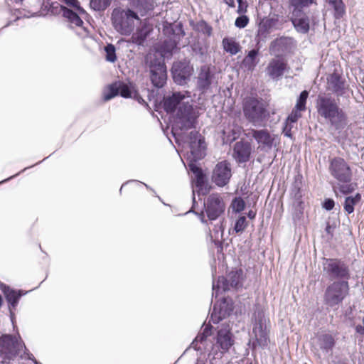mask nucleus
Returning a JSON list of instances; mask_svg holds the SVG:
<instances>
[{
    "label": "nucleus",
    "mask_w": 364,
    "mask_h": 364,
    "mask_svg": "<svg viewBox=\"0 0 364 364\" xmlns=\"http://www.w3.org/2000/svg\"><path fill=\"white\" fill-rule=\"evenodd\" d=\"M292 128H293V124H291V123L285 121L284 123L283 128H282V134L285 136L292 139L293 138V135L291 133Z\"/></svg>",
    "instance_id": "obj_61"
},
{
    "label": "nucleus",
    "mask_w": 364,
    "mask_h": 364,
    "mask_svg": "<svg viewBox=\"0 0 364 364\" xmlns=\"http://www.w3.org/2000/svg\"><path fill=\"white\" fill-rule=\"evenodd\" d=\"M279 15L277 14H270L267 17L264 18L260 23L270 31L272 28L278 29L282 26V23L279 21Z\"/></svg>",
    "instance_id": "obj_38"
},
{
    "label": "nucleus",
    "mask_w": 364,
    "mask_h": 364,
    "mask_svg": "<svg viewBox=\"0 0 364 364\" xmlns=\"http://www.w3.org/2000/svg\"><path fill=\"white\" fill-rule=\"evenodd\" d=\"M64 9L63 17L66 18L69 23L73 24L77 27H82L84 22L80 17V14L78 11L68 7H62Z\"/></svg>",
    "instance_id": "obj_34"
},
{
    "label": "nucleus",
    "mask_w": 364,
    "mask_h": 364,
    "mask_svg": "<svg viewBox=\"0 0 364 364\" xmlns=\"http://www.w3.org/2000/svg\"><path fill=\"white\" fill-rule=\"evenodd\" d=\"M111 20L113 27L118 33L123 36H129L134 28V20H139V17L131 9L116 7L112 10Z\"/></svg>",
    "instance_id": "obj_5"
},
{
    "label": "nucleus",
    "mask_w": 364,
    "mask_h": 364,
    "mask_svg": "<svg viewBox=\"0 0 364 364\" xmlns=\"http://www.w3.org/2000/svg\"><path fill=\"white\" fill-rule=\"evenodd\" d=\"M222 43L223 49L232 55H236L241 50L240 44L232 38H225Z\"/></svg>",
    "instance_id": "obj_40"
},
{
    "label": "nucleus",
    "mask_w": 364,
    "mask_h": 364,
    "mask_svg": "<svg viewBox=\"0 0 364 364\" xmlns=\"http://www.w3.org/2000/svg\"><path fill=\"white\" fill-rule=\"evenodd\" d=\"M233 311L232 299L223 297L219 304L215 303L210 314V321L218 323L220 321L229 316Z\"/></svg>",
    "instance_id": "obj_20"
},
{
    "label": "nucleus",
    "mask_w": 364,
    "mask_h": 364,
    "mask_svg": "<svg viewBox=\"0 0 364 364\" xmlns=\"http://www.w3.org/2000/svg\"><path fill=\"white\" fill-rule=\"evenodd\" d=\"M287 63L283 59H272L267 67V71L270 77L278 79L284 74Z\"/></svg>",
    "instance_id": "obj_28"
},
{
    "label": "nucleus",
    "mask_w": 364,
    "mask_h": 364,
    "mask_svg": "<svg viewBox=\"0 0 364 364\" xmlns=\"http://www.w3.org/2000/svg\"><path fill=\"white\" fill-rule=\"evenodd\" d=\"M309 97V92L307 90L302 91L296 100V105L294 107L295 109L299 110V111H304L306 108V101L307 98Z\"/></svg>",
    "instance_id": "obj_47"
},
{
    "label": "nucleus",
    "mask_w": 364,
    "mask_h": 364,
    "mask_svg": "<svg viewBox=\"0 0 364 364\" xmlns=\"http://www.w3.org/2000/svg\"><path fill=\"white\" fill-rule=\"evenodd\" d=\"M152 31V28L147 22H144L140 27L137 28L135 33L132 36V41L137 46H143L147 37Z\"/></svg>",
    "instance_id": "obj_29"
},
{
    "label": "nucleus",
    "mask_w": 364,
    "mask_h": 364,
    "mask_svg": "<svg viewBox=\"0 0 364 364\" xmlns=\"http://www.w3.org/2000/svg\"><path fill=\"white\" fill-rule=\"evenodd\" d=\"M130 4L138 11L141 16H146L154 8L153 0H132Z\"/></svg>",
    "instance_id": "obj_32"
},
{
    "label": "nucleus",
    "mask_w": 364,
    "mask_h": 364,
    "mask_svg": "<svg viewBox=\"0 0 364 364\" xmlns=\"http://www.w3.org/2000/svg\"><path fill=\"white\" fill-rule=\"evenodd\" d=\"M105 51L106 53V60L110 63H114L117 60L116 55V48L112 43H108L105 47Z\"/></svg>",
    "instance_id": "obj_49"
},
{
    "label": "nucleus",
    "mask_w": 364,
    "mask_h": 364,
    "mask_svg": "<svg viewBox=\"0 0 364 364\" xmlns=\"http://www.w3.org/2000/svg\"><path fill=\"white\" fill-rule=\"evenodd\" d=\"M243 113L247 121L253 124L262 122L268 116L265 102L261 98L253 97L245 101Z\"/></svg>",
    "instance_id": "obj_7"
},
{
    "label": "nucleus",
    "mask_w": 364,
    "mask_h": 364,
    "mask_svg": "<svg viewBox=\"0 0 364 364\" xmlns=\"http://www.w3.org/2000/svg\"><path fill=\"white\" fill-rule=\"evenodd\" d=\"M60 2L65 4L67 7H70L74 10L78 11L80 14H86L85 10L80 6L78 0H59Z\"/></svg>",
    "instance_id": "obj_50"
},
{
    "label": "nucleus",
    "mask_w": 364,
    "mask_h": 364,
    "mask_svg": "<svg viewBox=\"0 0 364 364\" xmlns=\"http://www.w3.org/2000/svg\"><path fill=\"white\" fill-rule=\"evenodd\" d=\"M252 136L259 145L261 150L267 151L277 146V135L271 134L266 129H252Z\"/></svg>",
    "instance_id": "obj_21"
},
{
    "label": "nucleus",
    "mask_w": 364,
    "mask_h": 364,
    "mask_svg": "<svg viewBox=\"0 0 364 364\" xmlns=\"http://www.w3.org/2000/svg\"><path fill=\"white\" fill-rule=\"evenodd\" d=\"M271 31L259 22L255 36L256 46H262L261 43L266 41Z\"/></svg>",
    "instance_id": "obj_42"
},
{
    "label": "nucleus",
    "mask_w": 364,
    "mask_h": 364,
    "mask_svg": "<svg viewBox=\"0 0 364 364\" xmlns=\"http://www.w3.org/2000/svg\"><path fill=\"white\" fill-rule=\"evenodd\" d=\"M291 10H303L314 3V0H288Z\"/></svg>",
    "instance_id": "obj_43"
},
{
    "label": "nucleus",
    "mask_w": 364,
    "mask_h": 364,
    "mask_svg": "<svg viewBox=\"0 0 364 364\" xmlns=\"http://www.w3.org/2000/svg\"><path fill=\"white\" fill-rule=\"evenodd\" d=\"M350 285L348 281H331L323 292V304L333 309H338L349 295Z\"/></svg>",
    "instance_id": "obj_4"
},
{
    "label": "nucleus",
    "mask_w": 364,
    "mask_h": 364,
    "mask_svg": "<svg viewBox=\"0 0 364 364\" xmlns=\"http://www.w3.org/2000/svg\"><path fill=\"white\" fill-rule=\"evenodd\" d=\"M213 326L209 324L206 325L203 331L199 333L195 339L191 343L190 348H193L194 350L200 352V356L208 355V358H210L212 356L215 358L217 355V350L213 352L215 346L212 341L208 340V337L212 334Z\"/></svg>",
    "instance_id": "obj_9"
},
{
    "label": "nucleus",
    "mask_w": 364,
    "mask_h": 364,
    "mask_svg": "<svg viewBox=\"0 0 364 364\" xmlns=\"http://www.w3.org/2000/svg\"><path fill=\"white\" fill-rule=\"evenodd\" d=\"M194 55L198 56L201 60H204L206 55V50L200 43H195L191 46Z\"/></svg>",
    "instance_id": "obj_52"
},
{
    "label": "nucleus",
    "mask_w": 364,
    "mask_h": 364,
    "mask_svg": "<svg viewBox=\"0 0 364 364\" xmlns=\"http://www.w3.org/2000/svg\"><path fill=\"white\" fill-rule=\"evenodd\" d=\"M318 341L320 348L325 353L331 352L336 344L333 336L328 333L321 335Z\"/></svg>",
    "instance_id": "obj_36"
},
{
    "label": "nucleus",
    "mask_w": 364,
    "mask_h": 364,
    "mask_svg": "<svg viewBox=\"0 0 364 364\" xmlns=\"http://www.w3.org/2000/svg\"><path fill=\"white\" fill-rule=\"evenodd\" d=\"M163 32L166 37L178 42H180L186 36L183 24L181 21L174 23L166 22L163 25Z\"/></svg>",
    "instance_id": "obj_26"
},
{
    "label": "nucleus",
    "mask_w": 364,
    "mask_h": 364,
    "mask_svg": "<svg viewBox=\"0 0 364 364\" xmlns=\"http://www.w3.org/2000/svg\"><path fill=\"white\" fill-rule=\"evenodd\" d=\"M237 1L238 4L237 12L239 14H242L246 13L247 10V6H248L247 1L246 0H237Z\"/></svg>",
    "instance_id": "obj_63"
},
{
    "label": "nucleus",
    "mask_w": 364,
    "mask_h": 364,
    "mask_svg": "<svg viewBox=\"0 0 364 364\" xmlns=\"http://www.w3.org/2000/svg\"><path fill=\"white\" fill-rule=\"evenodd\" d=\"M249 23V18L246 15L240 14L236 18L235 25L239 28H243L247 26Z\"/></svg>",
    "instance_id": "obj_57"
},
{
    "label": "nucleus",
    "mask_w": 364,
    "mask_h": 364,
    "mask_svg": "<svg viewBox=\"0 0 364 364\" xmlns=\"http://www.w3.org/2000/svg\"><path fill=\"white\" fill-rule=\"evenodd\" d=\"M184 99V95L181 92H175L171 95L164 97L161 101L162 107L168 114H173L178 110Z\"/></svg>",
    "instance_id": "obj_27"
},
{
    "label": "nucleus",
    "mask_w": 364,
    "mask_h": 364,
    "mask_svg": "<svg viewBox=\"0 0 364 364\" xmlns=\"http://www.w3.org/2000/svg\"><path fill=\"white\" fill-rule=\"evenodd\" d=\"M179 42L166 37L159 46V51L163 57L171 55L173 52L178 48Z\"/></svg>",
    "instance_id": "obj_35"
},
{
    "label": "nucleus",
    "mask_w": 364,
    "mask_h": 364,
    "mask_svg": "<svg viewBox=\"0 0 364 364\" xmlns=\"http://www.w3.org/2000/svg\"><path fill=\"white\" fill-rule=\"evenodd\" d=\"M192 207L186 213H193L198 215L203 224H208V220H216L225 210L224 200L218 193H212L208 196L203 203V210L200 213L194 210L197 204L194 189L192 191Z\"/></svg>",
    "instance_id": "obj_2"
},
{
    "label": "nucleus",
    "mask_w": 364,
    "mask_h": 364,
    "mask_svg": "<svg viewBox=\"0 0 364 364\" xmlns=\"http://www.w3.org/2000/svg\"><path fill=\"white\" fill-rule=\"evenodd\" d=\"M119 95L118 82L109 85L107 87V91L104 93V101H109L116 96Z\"/></svg>",
    "instance_id": "obj_46"
},
{
    "label": "nucleus",
    "mask_w": 364,
    "mask_h": 364,
    "mask_svg": "<svg viewBox=\"0 0 364 364\" xmlns=\"http://www.w3.org/2000/svg\"><path fill=\"white\" fill-rule=\"evenodd\" d=\"M315 107L318 117L328 122L334 130L341 132L347 126L348 115L332 96L318 95Z\"/></svg>",
    "instance_id": "obj_1"
},
{
    "label": "nucleus",
    "mask_w": 364,
    "mask_h": 364,
    "mask_svg": "<svg viewBox=\"0 0 364 364\" xmlns=\"http://www.w3.org/2000/svg\"><path fill=\"white\" fill-rule=\"evenodd\" d=\"M293 218L299 220L302 217L304 210V202L303 200H293Z\"/></svg>",
    "instance_id": "obj_45"
},
{
    "label": "nucleus",
    "mask_w": 364,
    "mask_h": 364,
    "mask_svg": "<svg viewBox=\"0 0 364 364\" xmlns=\"http://www.w3.org/2000/svg\"><path fill=\"white\" fill-rule=\"evenodd\" d=\"M231 206L234 212L240 213L245 208V202L241 197H236L232 200Z\"/></svg>",
    "instance_id": "obj_53"
},
{
    "label": "nucleus",
    "mask_w": 364,
    "mask_h": 364,
    "mask_svg": "<svg viewBox=\"0 0 364 364\" xmlns=\"http://www.w3.org/2000/svg\"><path fill=\"white\" fill-rule=\"evenodd\" d=\"M361 200V194L357 193L354 196H347L345 198L343 203L344 210L348 214H351L354 212L355 205Z\"/></svg>",
    "instance_id": "obj_39"
},
{
    "label": "nucleus",
    "mask_w": 364,
    "mask_h": 364,
    "mask_svg": "<svg viewBox=\"0 0 364 364\" xmlns=\"http://www.w3.org/2000/svg\"><path fill=\"white\" fill-rule=\"evenodd\" d=\"M171 71L173 82L178 85H185L191 80L194 68L189 59L183 58L175 61Z\"/></svg>",
    "instance_id": "obj_11"
},
{
    "label": "nucleus",
    "mask_w": 364,
    "mask_h": 364,
    "mask_svg": "<svg viewBox=\"0 0 364 364\" xmlns=\"http://www.w3.org/2000/svg\"><path fill=\"white\" fill-rule=\"evenodd\" d=\"M232 176L231 165L228 161L218 162L212 173V181L219 187L226 186Z\"/></svg>",
    "instance_id": "obj_18"
},
{
    "label": "nucleus",
    "mask_w": 364,
    "mask_h": 364,
    "mask_svg": "<svg viewBox=\"0 0 364 364\" xmlns=\"http://www.w3.org/2000/svg\"><path fill=\"white\" fill-rule=\"evenodd\" d=\"M112 0H90V6L95 11H104L111 4Z\"/></svg>",
    "instance_id": "obj_44"
},
{
    "label": "nucleus",
    "mask_w": 364,
    "mask_h": 364,
    "mask_svg": "<svg viewBox=\"0 0 364 364\" xmlns=\"http://www.w3.org/2000/svg\"><path fill=\"white\" fill-rule=\"evenodd\" d=\"M332 92L337 97H342L346 93V80L337 73H333L328 80Z\"/></svg>",
    "instance_id": "obj_30"
},
{
    "label": "nucleus",
    "mask_w": 364,
    "mask_h": 364,
    "mask_svg": "<svg viewBox=\"0 0 364 364\" xmlns=\"http://www.w3.org/2000/svg\"><path fill=\"white\" fill-rule=\"evenodd\" d=\"M190 152L192 159L190 161L197 162L205 156L206 144L205 138L198 131H191L188 134Z\"/></svg>",
    "instance_id": "obj_15"
},
{
    "label": "nucleus",
    "mask_w": 364,
    "mask_h": 364,
    "mask_svg": "<svg viewBox=\"0 0 364 364\" xmlns=\"http://www.w3.org/2000/svg\"><path fill=\"white\" fill-rule=\"evenodd\" d=\"M252 147L249 142L237 141L233 146V157L238 164L247 162L251 156Z\"/></svg>",
    "instance_id": "obj_25"
},
{
    "label": "nucleus",
    "mask_w": 364,
    "mask_h": 364,
    "mask_svg": "<svg viewBox=\"0 0 364 364\" xmlns=\"http://www.w3.org/2000/svg\"><path fill=\"white\" fill-rule=\"evenodd\" d=\"M23 348H24L23 352L22 353H19L18 355L21 359L31 360L34 364H41L35 358L34 355L28 350L25 345Z\"/></svg>",
    "instance_id": "obj_59"
},
{
    "label": "nucleus",
    "mask_w": 364,
    "mask_h": 364,
    "mask_svg": "<svg viewBox=\"0 0 364 364\" xmlns=\"http://www.w3.org/2000/svg\"><path fill=\"white\" fill-rule=\"evenodd\" d=\"M243 272L242 269H236L231 271L226 277H219L217 282H213L212 296L218 297L220 289L225 292L230 288H239L242 287Z\"/></svg>",
    "instance_id": "obj_10"
},
{
    "label": "nucleus",
    "mask_w": 364,
    "mask_h": 364,
    "mask_svg": "<svg viewBox=\"0 0 364 364\" xmlns=\"http://www.w3.org/2000/svg\"><path fill=\"white\" fill-rule=\"evenodd\" d=\"M195 29L208 36H211L213 28L212 27L204 20H201L196 23Z\"/></svg>",
    "instance_id": "obj_48"
},
{
    "label": "nucleus",
    "mask_w": 364,
    "mask_h": 364,
    "mask_svg": "<svg viewBox=\"0 0 364 364\" xmlns=\"http://www.w3.org/2000/svg\"><path fill=\"white\" fill-rule=\"evenodd\" d=\"M291 22L295 30L300 33L306 34L310 29V18L303 10H291Z\"/></svg>",
    "instance_id": "obj_24"
},
{
    "label": "nucleus",
    "mask_w": 364,
    "mask_h": 364,
    "mask_svg": "<svg viewBox=\"0 0 364 364\" xmlns=\"http://www.w3.org/2000/svg\"><path fill=\"white\" fill-rule=\"evenodd\" d=\"M247 226V223L246 218L245 216H240L239 218L236 220L233 229L235 232L239 233L243 232Z\"/></svg>",
    "instance_id": "obj_54"
},
{
    "label": "nucleus",
    "mask_w": 364,
    "mask_h": 364,
    "mask_svg": "<svg viewBox=\"0 0 364 364\" xmlns=\"http://www.w3.org/2000/svg\"><path fill=\"white\" fill-rule=\"evenodd\" d=\"M329 172L340 183H347L352 180L351 168L343 158L334 157L331 160Z\"/></svg>",
    "instance_id": "obj_13"
},
{
    "label": "nucleus",
    "mask_w": 364,
    "mask_h": 364,
    "mask_svg": "<svg viewBox=\"0 0 364 364\" xmlns=\"http://www.w3.org/2000/svg\"><path fill=\"white\" fill-rule=\"evenodd\" d=\"M322 208L327 211H330L333 209L335 206V201L333 199L328 198H325L322 202Z\"/></svg>",
    "instance_id": "obj_62"
},
{
    "label": "nucleus",
    "mask_w": 364,
    "mask_h": 364,
    "mask_svg": "<svg viewBox=\"0 0 364 364\" xmlns=\"http://www.w3.org/2000/svg\"><path fill=\"white\" fill-rule=\"evenodd\" d=\"M1 289L4 295L6 301L7 302L10 320L14 325L16 319L14 311L19 303L20 299L26 294V291H24L22 289L11 288L5 284H2L1 285Z\"/></svg>",
    "instance_id": "obj_14"
},
{
    "label": "nucleus",
    "mask_w": 364,
    "mask_h": 364,
    "mask_svg": "<svg viewBox=\"0 0 364 364\" xmlns=\"http://www.w3.org/2000/svg\"><path fill=\"white\" fill-rule=\"evenodd\" d=\"M323 272L331 281H348L351 272L348 264L341 258H322Z\"/></svg>",
    "instance_id": "obj_6"
},
{
    "label": "nucleus",
    "mask_w": 364,
    "mask_h": 364,
    "mask_svg": "<svg viewBox=\"0 0 364 364\" xmlns=\"http://www.w3.org/2000/svg\"><path fill=\"white\" fill-rule=\"evenodd\" d=\"M214 78L215 74L210 67L206 65H202L197 76L196 87L198 90L203 94L205 93L210 89Z\"/></svg>",
    "instance_id": "obj_23"
},
{
    "label": "nucleus",
    "mask_w": 364,
    "mask_h": 364,
    "mask_svg": "<svg viewBox=\"0 0 364 364\" xmlns=\"http://www.w3.org/2000/svg\"><path fill=\"white\" fill-rule=\"evenodd\" d=\"M148 68L152 85L157 88L163 87L167 80V68L164 60L155 57L151 59Z\"/></svg>",
    "instance_id": "obj_12"
},
{
    "label": "nucleus",
    "mask_w": 364,
    "mask_h": 364,
    "mask_svg": "<svg viewBox=\"0 0 364 364\" xmlns=\"http://www.w3.org/2000/svg\"><path fill=\"white\" fill-rule=\"evenodd\" d=\"M24 346L22 341H19L15 336L4 334L0 337V355L3 358L4 363H9L19 355Z\"/></svg>",
    "instance_id": "obj_8"
},
{
    "label": "nucleus",
    "mask_w": 364,
    "mask_h": 364,
    "mask_svg": "<svg viewBox=\"0 0 364 364\" xmlns=\"http://www.w3.org/2000/svg\"><path fill=\"white\" fill-rule=\"evenodd\" d=\"M119 95L123 98H132L136 91V86L133 82L118 81Z\"/></svg>",
    "instance_id": "obj_37"
},
{
    "label": "nucleus",
    "mask_w": 364,
    "mask_h": 364,
    "mask_svg": "<svg viewBox=\"0 0 364 364\" xmlns=\"http://www.w3.org/2000/svg\"><path fill=\"white\" fill-rule=\"evenodd\" d=\"M257 48L250 50L247 55L244 58L242 64L250 71H252L259 63L258 55L262 46H256Z\"/></svg>",
    "instance_id": "obj_31"
},
{
    "label": "nucleus",
    "mask_w": 364,
    "mask_h": 364,
    "mask_svg": "<svg viewBox=\"0 0 364 364\" xmlns=\"http://www.w3.org/2000/svg\"><path fill=\"white\" fill-rule=\"evenodd\" d=\"M355 332L361 336L364 335V316L362 318V323H358L355 326Z\"/></svg>",
    "instance_id": "obj_64"
},
{
    "label": "nucleus",
    "mask_w": 364,
    "mask_h": 364,
    "mask_svg": "<svg viewBox=\"0 0 364 364\" xmlns=\"http://www.w3.org/2000/svg\"><path fill=\"white\" fill-rule=\"evenodd\" d=\"M216 345L223 354L229 351L235 343V337L229 324L223 323L217 330Z\"/></svg>",
    "instance_id": "obj_17"
},
{
    "label": "nucleus",
    "mask_w": 364,
    "mask_h": 364,
    "mask_svg": "<svg viewBox=\"0 0 364 364\" xmlns=\"http://www.w3.org/2000/svg\"><path fill=\"white\" fill-rule=\"evenodd\" d=\"M252 333L255 337V342L252 343V348L258 345L262 348L267 346L269 341L267 331L266 319L262 314H258L253 324Z\"/></svg>",
    "instance_id": "obj_16"
},
{
    "label": "nucleus",
    "mask_w": 364,
    "mask_h": 364,
    "mask_svg": "<svg viewBox=\"0 0 364 364\" xmlns=\"http://www.w3.org/2000/svg\"><path fill=\"white\" fill-rule=\"evenodd\" d=\"M328 2L334 10V18L336 19L341 18L346 13L345 4L342 0H328Z\"/></svg>",
    "instance_id": "obj_41"
},
{
    "label": "nucleus",
    "mask_w": 364,
    "mask_h": 364,
    "mask_svg": "<svg viewBox=\"0 0 364 364\" xmlns=\"http://www.w3.org/2000/svg\"><path fill=\"white\" fill-rule=\"evenodd\" d=\"M62 7L66 6L56 2H52L49 6V11L55 15L60 14V13L63 14L65 9H62Z\"/></svg>",
    "instance_id": "obj_60"
},
{
    "label": "nucleus",
    "mask_w": 364,
    "mask_h": 364,
    "mask_svg": "<svg viewBox=\"0 0 364 364\" xmlns=\"http://www.w3.org/2000/svg\"><path fill=\"white\" fill-rule=\"evenodd\" d=\"M303 181L302 176L296 175L291 184L290 189V196L293 200H302L303 197Z\"/></svg>",
    "instance_id": "obj_33"
},
{
    "label": "nucleus",
    "mask_w": 364,
    "mask_h": 364,
    "mask_svg": "<svg viewBox=\"0 0 364 364\" xmlns=\"http://www.w3.org/2000/svg\"><path fill=\"white\" fill-rule=\"evenodd\" d=\"M213 232L215 237V242L217 241L221 245L220 240H223L224 232V228L221 222L220 223V224L214 225V228H213Z\"/></svg>",
    "instance_id": "obj_55"
},
{
    "label": "nucleus",
    "mask_w": 364,
    "mask_h": 364,
    "mask_svg": "<svg viewBox=\"0 0 364 364\" xmlns=\"http://www.w3.org/2000/svg\"><path fill=\"white\" fill-rule=\"evenodd\" d=\"M60 2L65 4L67 7H70L74 10L78 11L80 14H86L85 10L80 6L78 0H59Z\"/></svg>",
    "instance_id": "obj_51"
},
{
    "label": "nucleus",
    "mask_w": 364,
    "mask_h": 364,
    "mask_svg": "<svg viewBox=\"0 0 364 364\" xmlns=\"http://www.w3.org/2000/svg\"><path fill=\"white\" fill-rule=\"evenodd\" d=\"M301 111L294 108L291 113L288 115L286 120L287 122H289L291 124L296 123L298 119L301 117V114L300 113Z\"/></svg>",
    "instance_id": "obj_58"
},
{
    "label": "nucleus",
    "mask_w": 364,
    "mask_h": 364,
    "mask_svg": "<svg viewBox=\"0 0 364 364\" xmlns=\"http://www.w3.org/2000/svg\"><path fill=\"white\" fill-rule=\"evenodd\" d=\"M356 184L350 183L339 184L338 189L343 194L347 195L353 193L355 191Z\"/></svg>",
    "instance_id": "obj_56"
},
{
    "label": "nucleus",
    "mask_w": 364,
    "mask_h": 364,
    "mask_svg": "<svg viewBox=\"0 0 364 364\" xmlns=\"http://www.w3.org/2000/svg\"><path fill=\"white\" fill-rule=\"evenodd\" d=\"M188 168L195 175V186L198 188V194L205 196L207 195L210 189L211 186L208 183V178L206 174L203 172V169L199 167L196 162L189 161Z\"/></svg>",
    "instance_id": "obj_19"
},
{
    "label": "nucleus",
    "mask_w": 364,
    "mask_h": 364,
    "mask_svg": "<svg viewBox=\"0 0 364 364\" xmlns=\"http://www.w3.org/2000/svg\"><path fill=\"white\" fill-rule=\"evenodd\" d=\"M198 113L193 105L188 102H183L178 107L172 125L171 133L177 139L178 132L187 131L196 128Z\"/></svg>",
    "instance_id": "obj_3"
},
{
    "label": "nucleus",
    "mask_w": 364,
    "mask_h": 364,
    "mask_svg": "<svg viewBox=\"0 0 364 364\" xmlns=\"http://www.w3.org/2000/svg\"><path fill=\"white\" fill-rule=\"evenodd\" d=\"M294 39L291 37L281 36L272 41L269 45V52L279 58L289 53L293 47Z\"/></svg>",
    "instance_id": "obj_22"
}]
</instances>
